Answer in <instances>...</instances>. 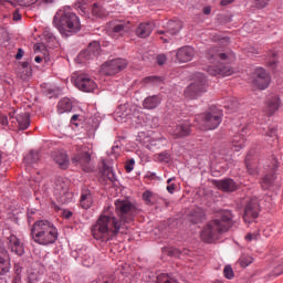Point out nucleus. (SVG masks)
<instances>
[{"label":"nucleus","instance_id":"f257e3e1","mask_svg":"<svg viewBox=\"0 0 283 283\" xmlns=\"http://www.w3.org/2000/svg\"><path fill=\"white\" fill-rule=\"evenodd\" d=\"M115 211L118 218L113 214L101 216L95 226L92 228L93 238L107 242L109 240V232L113 235H118L123 224L134 222V218L138 216V208L130 201L117 200L115 201Z\"/></svg>","mask_w":283,"mask_h":283},{"label":"nucleus","instance_id":"f03ea898","mask_svg":"<svg viewBox=\"0 0 283 283\" xmlns=\"http://www.w3.org/2000/svg\"><path fill=\"white\" fill-rule=\"evenodd\" d=\"M233 227V213L226 210L221 213L219 219L208 221L201 231V240L207 244H213L216 240H220L222 234L227 233Z\"/></svg>","mask_w":283,"mask_h":283},{"label":"nucleus","instance_id":"7ed1b4c3","mask_svg":"<svg viewBox=\"0 0 283 283\" xmlns=\"http://www.w3.org/2000/svg\"><path fill=\"white\" fill-rule=\"evenodd\" d=\"M30 235L35 244L49 247L59 240V230L52 221L42 219L33 223Z\"/></svg>","mask_w":283,"mask_h":283},{"label":"nucleus","instance_id":"20e7f679","mask_svg":"<svg viewBox=\"0 0 283 283\" xmlns=\"http://www.w3.org/2000/svg\"><path fill=\"white\" fill-rule=\"evenodd\" d=\"M53 25L59 30L62 36H72L81 32V19L76 13L60 10L53 18Z\"/></svg>","mask_w":283,"mask_h":283},{"label":"nucleus","instance_id":"39448f33","mask_svg":"<svg viewBox=\"0 0 283 283\" xmlns=\"http://www.w3.org/2000/svg\"><path fill=\"white\" fill-rule=\"evenodd\" d=\"M223 116L222 111L211 107L210 111L198 115L196 120L199 122L198 127L201 132H211L220 127Z\"/></svg>","mask_w":283,"mask_h":283},{"label":"nucleus","instance_id":"423d86ee","mask_svg":"<svg viewBox=\"0 0 283 283\" xmlns=\"http://www.w3.org/2000/svg\"><path fill=\"white\" fill-rule=\"evenodd\" d=\"M71 163L75 165V167H81L83 171L90 174L92 171V150L87 146H81L76 149V153L73 154L71 158Z\"/></svg>","mask_w":283,"mask_h":283},{"label":"nucleus","instance_id":"0eeeda50","mask_svg":"<svg viewBox=\"0 0 283 283\" xmlns=\"http://www.w3.org/2000/svg\"><path fill=\"white\" fill-rule=\"evenodd\" d=\"M205 92H207V76L202 73H198L195 81L185 90L184 96L193 101L198 96H202Z\"/></svg>","mask_w":283,"mask_h":283},{"label":"nucleus","instance_id":"6e6552de","mask_svg":"<svg viewBox=\"0 0 283 283\" xmlns=\"http://www.w3.org/2000/svg\"><path fill=\"white\" fill-rule=\"evenodd\" d=\"M54 196L61 205H67L74 198V193L70 192V181L59 178L55 181Z\"/></svg>","mask_w":283,"mask_h":283},{"label":"nucleus","instance_id":"1a4fd4ad","mask_svg":"<svg viewBox=\"0 0 283 283\" xmlns=\"http://www.w3.org/2000/svg\"><path fill=\"white\" fill-rule=\"evenodd\" d=\"M102 72L105 76H114L127 67V60L115 59L102 64Z\"/></svg>","mask_w":283,"mask_h":283},{"label":"nucleus","instance_id":"9d476101","mask_svg":"<svg viewBox=\"0 0 283 283\" xmlns=\"http://www.w3.org/2000/svg\"><path fill=\"white\" fill-rule=\"evenodd\" d=\"M252 83L256 90H268L271 85V73L266 72L264 67H256Z\"/></svg>","mask_w":283,"mask_h":283},{"label":"nucleus","instance_id":"9b49d317","mask_svg":"<svg viewBox=\"0 0 283 283\" xmlns=\"http://www.w3.org/2000/svg\"><path fill=\"white\" fill-rule=\"evenodd\" d=\"M260 216V200L256 198L250 199V201L245 205L243 220L248 224H251L253 220H255Z\"/></svg>","mask_w":283,"mask_h":283},{"label":"nucleus","instance_id":"f8f14e48","mask_svg":"<svg viewBox=\"0 0 283 283\" xmlns=\"http://www.w3.org/2000/svg\"><path fill=\"white\" fill-rule=\"evenodd\" d=\"M101 54V44L97 41L91 42L87 48L77 55L80 61H93Z\"/></svg>","mask_w":283,"mask_h":283},{"label":"nucleus","instance_id":"ddd939ff","mask_svg":"<svg viewBox=\"0 0 283 283\" xmlns=\"http://www.w3.org/2000/svg\"><path fill=\"white\" fill-rule=\"evenodd\" d=\"M268 167L272 172L270 175H265L261 181V187L264 190L273 187V182H275V178H277L275 171H277V167H280V161H277V158H272L271 165Z\"/></svg>","mask_w":283,"mask_h":283},{"label":"nucleus","instance_id":"4468645a","mask_svg":"<svg viewBox=\"0 0 283 283\" xmlns=\"http://www.w3.org/2000/svg\"><path fill=\"white\" fill-rule=\"evenodd\" d=\"M10 254L6 249V244L0 240V275H8L10 273Z\"/></svg>","mask_w":283,"mask_h":283},{"label":"nucleus","instance_id":"2eb2a0df","mask_svg":"<svg viewBox=\"0 0 283 283\" xmlns=\"http://www.w3.org/2000/svg\"><path fill=\"white\" fill-rule=\"evenodd\" d=\"M75 86L81 90V92H94V90H96V82L85 74H80L75 78Z\"/></svg>","mask_w":283,"mask_h":283},{"label":"nucleus","instance_id":"dca6fc26","mask_svg":"<svg viewBox=\"0 0 283 283\" xmlns=\"http://www.w3.org/2000/svg\"><path fill=\"white\" fill-rule=\"evenodd\" d=\"M182 30V21L180 20H170L166 24L165 30H158L157 34H165L166 36H176L178 32Z\"/></svg>","mask_w":283,"mask_h":283},{"label":"nucleus","instance_id":"f3484780","mask_svg":"<svg viewBox=\"0 0 283 283\" xmlns=\"http://www.w3.org/2000/svg\"><path fill=\"white\" fill-rule=\"evenodd\" d=\"M212 185H214V187H217V189H220V191H224V192H233V191H238V184L231 179V178H226V179H221V180H212Z\"/></svg>","mask_w":283,"mask_h":283},{"label":"nucleus","instance_id":"a211bd4d","mask_svg":"<svg viewBox=\"0 0 283 283\" xmlns=\"http://www.w3.org/2000/svg\"><path fill=\"white\" fill-rule=\"evenodd\" d=\"M8 249L11 251V253H14V255H23L25 253V248L23 247V243L17 235L11 234L8 238Z\"/></svg>","mask_w":283,"mask_h":283},{"label":"nucleus","instance_id":"6ab92c4d","mask_svg":"<svg viewBox=\"0 0 283 283\" xmlns=\"http://www.w3.org/2000/svg\"><path fill=\"white\" fill-rule=\"evenodd\" d=\"M208 74L210 76H231L233 74V69L229 65H211L207 67Z\"/></svg>","mask_w":283,"mask_h":283},{"label":"nucleus","instance_id":"aec40b11","mask_svg":"<svg viewBox=\"0 0 283 283\" xmlns=\"http://www.w3.org/2000/svg\"><path fill=\"white\" fill-rule=\"evenodd\" d=\"M196 55V51L193 48L186 45L180 49H178L176 53V59L179 61V63H189V61L193 60V56Z\"/></svg>","mask_w":283,"mask_h":283},{"label":"nucleus","instance_id":"412c9836","mask_svg":"<svg viewBox=\"0 0 283 283\" xmlns=\"http://www.w3.org/2000/svg\"><path fill=\"white\" fill-rule=\"evenodd\" d=\"M282 105V98L280 95H272L265 103V113L268 116H273L280 106Z\"/></svg>","mask_w":283,"mask_h":283},{"label":"nucleus","instance_id":"4be33fe9","mask_svg":"<svg viewBox=\"0 0 283 283\" xmlns=\"http://www.w3.org/2000/svg\"><path fill=\"white\" fill-rule=\"evenodd\" d=\"M172 136L175 138H187V136H191V124L189 122L177 124L172 130Z\"/></svg>","mask_w":283,"mask_h":283},{"label":"nucleus","instance_id":"5701e85b","mask_svg":"<svg viewBox=\"0 0 283 283\" xmlns=\"http://www.w3.org/2000/svg\"><path fill=\"white\" fill-rule=\"evenodd\" d=\"M188 220L192 224H200L207 220V213L202 208H193L188 214Z\"/></svg>","mask_w":283,"mask_h":283},{"label":"nucleus","instance_id":"b1692460","mask_svg":"<svg viewBox=\"0 0 283 283\" xmlns=\"http://www.w3.org/2000/svg\"><path fill=\"white\" fill-rule=\"evenodd\" d=\"M154 28H156V24L154 22H144L138 25L136 29V34L139 36V39H147L154 32Z\"/></svg>","mask_w":283,"mask_h":283},{"label":"nucleus","instance_id":"393cba45","mask_svg":"<svg viewBox=\"0 0 283 283\" xmlns=\"http://www.w3.org/2000/svg\"><path fill=\"white\" fill-rule=\"evenodd\" d=\"M101 174L105 182H116V174H114V169L106 161H103Z\"/></svg>","mask_w":283,"mask_h":283},{"label":"nucleus","instance_id":"a878e982","mask_svg":"<svg viewBox=\"0 0 283 283\" xmlns=\"http://www.w3.org/2000/svg\"><path fill=\"white\" fill-rule=\"evenodd\" d=\"M18 127L20 130L24 132L30 127V113H20L15 116Z\"/></svg>","mask_w":283,"mask_h":283},{"label":"nucleus","instance_id":"bb28decb","mask_svg":"<svg viewBox=\"0 0 283 283\" xmlns=\"http://www.w3.org/2000/svg\"><path fill=\"white\" fill-rule=\"evenodd\" d=\"M161 99L158 95L148 96L143 102L144 109H156L160 105Z\"/></svg>","mask_w":283,"mask_h":283},{"label":"nucleus","instance_id":"cd10ccee","mask_svg":"<svg viewBox=\"0 0 283 283\" xmlns=\"http://www.w3.org/2000/svg\"><path fill=\"white\" fill-rule=\"evenodd\" d=\"M109 30L114 32V34H123L124 32H129V25L125 22H109Z\"/></svg>","mask_w":283,"mask_h":283},{"label":"nucleus","instance_id":"c85d7f7f","mask_svg":"<svg viewBox=\"0 0 283 283\" xmlns=\"http://www.w3.org/2000/svg\"><path fill=\"white\" fill-rule=\"evenodd\" d=\"M44 40L46 41L49 48H59V40H56V35L52 33L50 28H45L43 31Z\"/></svg>","mask_w":283,"mask_h":283},{"label":"nucleus","instance_id":"c756f323","mask_svg":"<svg viewBox=\"0 0 283 283\" xmlns=\"http://www.w3.org/2000/svg\"><path fill=\"white\" fill-rule=\"evenodd\" d=\"M53 160L59 165L62 169H65L67 167V154L63 151H55L53 153Z\"/></svg>","mask_w":283,"mask_h":283},{"label":"nucleus","instance_id":"7c9ffc66","mask_svg":"<svg viewBox=\"0 0 283 283\" xmlns=\"http://www.w3.org/2000/svg\"><path fill=\"white\" fill-rule=\"evenodd\" d=\"M59 114H65V112H72V99L64 97L57 104Z\"/></svg>","mask_w":283,"mask_h":283},{"label":"nucleus","instance_id":"2f4dec72","mask_svg":"<svg viewBox=\"0 0 283 283\" xmlns=\"http://www.w3.org/2000/svg\"><path fill=\"white\" fill-rule=\"evenodd\" d=\"M92 14L97 19H105V17H109V12H107V10H105L104 7L98 3L93 4Z\"/></svg>","mask_w":283,"mask_h":283},{"label":"nucleus","instance_id":"473e14b6","mask_svg":"<svg viewBox=\"0 0 283 283\" xmlns=\"http://www.w3.org/2000/svg\"><path fill=\"white\" fill-rule=\"evenodd\" d=\"M208 59L210 61H216V59H220V61H227V59H229V55H227V53H220L218 48H212L208 52Z\"/></svg>","mask_w":283,"mask_h":283},{"label":"nucleus","instance_id":"72a5a7b5","mask_svg":"<svg viewBox=\"0 0 283 283\" xmlns=\"http://www.w3.org/2000/svg\"><path fill=\"white\" fill-rule=\"evenodd\" d=\"M92 193L85 191L81 195L80 205L82 209H90L93 205Z\"/></svg>","mask_w":283,"mask_h":283},{"label":"nucleus","instance_id":"f704fd0d","mask_svg":"<svg viewBox=\"0 0 283 283\" xmlns=\"http://www.w3.org/2000/svg\"><path fill=\"white\" fill-rule=\"evenodd\" d=\"M41 156L39 155V151L31 150L25 157H24V164L25 165H36L39 163Z\"/></svg>","mask_w":283,"mask_h":283},{"label":"nucleus","instance_id":"c9c22d12","mask_svg":"<svg viewBox=\"0 0 283 283\" xmlns=\"http://www.w3.org/2000/svg\"><path fill=\"white\" fill-rule=\"evenodd\" d=\"M143 200L148 207H154L156 205V195L150 190H145L143 192Z\"/></svg>","mask_w":283,"mask_h":283},{"label":"nucleus","instance_id":"e433bc0d","mask_svg":"<svg viewBox=\"0 0 283 283\" xmlns=\"http://www.w3.org/2000/svg\"><path fill=\"white\" fill-rule=\"evenodd\" d=\"M244 138L242 137V135H235L232 138V149H234V151H240V149H242V147H244Z\"/></svg>","mask_w":283,"mask_h":283},{"label":"nucleus","instance_id":"4c0bfd02","mask_svg":"<svg viewBox=\"0 0 283 283\" xmlns=\"http://www.w3.org/2000/svg\"><path fill=\"white\" fill-rule=\"evenodd\" d=\"M266 66L271 67L272 70H275L277 66V54L275 52L270 51L268 53Z\"/></svg>","mask_w":283,"mask_h":283},{"label":"nucleus","instance_id":"58836bf2","mask_svg":"<svg viewBox=\"0 0 283 283\" xmlns=\"http://www.w3.org/2000/svg\"><path fill=\"white\" fill-rule=\"evenodd\" d=\"M245 167L251 176L255 175V172L258 171V164L251 161L250 155L245 157Z\"/></svg>","mask_w":283,"mask_h":283},{"label":"nucleus","instance_id":"ea45409f","mask_svg":"<svg viewBox=\"0 0 283 283\" xmlns=\"http://www.w3.org/2000/svg\"><path fill=\"white\" fill-rule=\"evenodd\" d=\"M271 3V0H252V8L254 10H264Z\"/></svg>","mask_w":283,"mask_h":283},{"label":"nucleus","instance_id":"a19ab883","mask_svg":"<svg viewBox=\"0 0 283 283\" xmlns=\"http://www.w3.org/2000/svg\"><path fill=\"white\" fill-rule=\"evenodd\" d=\"M239 264L242 269H247L249 264H253V259L249 255L242 254L239 259Z\"/></svg>","mask_w":283,"mask_h":283},{"label":"nucleus","instance_id":"79ce46f5","mask_svg":"<svg viewBox=\"0 0 283 283\" xmlns=\"http://www.w3.org/2000/svg\"><path fill=\"white\" fill-rule=\"evenodd\" d=\"M244 54H247V56H255V54H260V50H258V48L253 46V45H248L243 49Z\"/></svg>","mask_w":283,"mask_h":283},{"label":"nucleus","instance_id":"37998d69","mask_svg":"<svg viewBox=\"0 0 283 283\" xmlns=\"http://www.w3.org/2000/svg\"><path fill=\"white\" fill-rule=\"evenodd\" d=\"M223 275L227 280H233V277L235 276V274L233 273V268H231V265H226L223 270Z\"/></svg>","mask_w":283,"mask_h":283},{"label":"nucleus","instance_id":"c03bdc74","mask_svg":"<svg viewBox=\"0 0 283 283\" xmlns=\"http://www.w3.org/2000/svg\"><path fill=\"white\" fill-rule=\"evenodd\" d=\"M134 165H136V160H134V158L126 161L125 169L127 174H132V171H134Z\"/></svg>","mask_w":283,"mask_h":283},{"label":"nucleus","instance_id":"a18cd8bd","mask_svg":"<svg viewBox=\"0 0 283 283\" xmlns=\"http://www.w3.org/2000/svg\"><path fill=\"white\" fill-rule=\"evenodd\" d=\"M265 136H268L269 138H277V128L276 127L269 128Z\"/></svg>","mask_w":283,"mask_h":283},{"label":"nucleus","instance_id":"49530a36","mask_svg":"<svg viewBox=\"0 0 283 283\" xmlns=\"http://www.w3.org/2000/svg\"><path fill=\"white\" fill-rule=\"evenodd\" d=\"M84 266H92L94 264V258L85 255L83 259Z\"/></svg>","mask_w":283,"mask_h":283},{"label":"nucleus","instance_id":"de8ad7c7","mask_svg":"<svg viewBox=\"0 0 283 283\" xmlns=\"http://www.w3.org/2000/svg\"><path fill=\"white\" fill-rule=\"evenodd\" d=\"M156 81H160L158 76H147L144 78V83H156Z\"/></svg>","mask_w":283,"mask_h":283},{"label":"nucleus","instance_id":"09e8293b","mask_svg":"<svg viewBox=\"0 0 283 283\" xmlns=\"http://www.w3.org/2000/svg\"><path fill=\"white\" fill-rule=\"evenodd\" d=\"M157 63L158 65H165V63H167V57L165 55H158Z\"/></svg>","mask_w":283,"mask_h":283},{"label":"nucleus","instance_id":"8fccbe9b","mask_svg":"<svg viewBox=\"0 0 283 283\" xmlns=\"http://www.w3.org/2000/svg\"><path fill=\"white\" fill-rule=\"evenodd\" d=\"M283 273V265H279L273 270V275L277 276V275H282Z\"/></svg>","mask_w":283,"mask_h":283},{"label":"nucleus","instance_id":"3c124183","mask_svg":"<svg viewBox=\"0 0 283 283\" xmlns=\"http://www.w3.org/2000/svg\"><path fill=\"white\" fill-rule=\"evenodd\" d=\"M23 54H25V52L23 51V49H19V50H18V53L15 54L17 61H21V59H23Z\"/></svg>","mask_w":283,"mask_h":283},{"label":"nucleus","instance_id":"603ef678","mask_svg":"<svg viewBox=\"0 0 283 283\" xmlns=\"http://www.w3.org/2000/svg\"><path fill=\"white\" fill-rule=\"evenodd\" d=\"M159 158H160V160L167 163V160H169V154H167V153H160V154H159Z\"/></svg>","mask_w":283,"mask_h":283},{"label":"nucleus","instance_id":"864d4df0","mask_svg":"<svg viewBox=\"0 0 283 283\" xmlns=\"http://www.w3.org/2000/svg\"><path fill=\"white\" fill-rule=\"evenodd\" d=\"M168 193H174L176 191V184H170L167 186Z\"/></svg>","mask_w":283,"mask_h":283},{"label":"nucleus","instance_id":"5fc2aeb1","mask_svg":"<svg viewBox=\"0 0 283 283\" xmlns=\"http://www.w3.org/2000/svg\"><path fill=\"white\" fill-rule=\"evenodd\" d=\"M235 0H221L220 1V6L227 7V6H231V3H233Z\"/></svg>","mask_w":283,"mask_h":283},{"label":"nucleus","instance_id":"6e6d98bb","mask_svg":"<svg viewBox=\"0 0 283 283\" xmlns=\"http://www.w3.org/2000/svg\"><path fill=\"white\" fill-rule=\"evenodd\" d=\"M63 218H65L66 220H70V218H72V211L64 210Z\"/></svg>","mask_w":283,"mask_h":283},{"label":"nucleus","instance_id":"4d7b16f0","mask_svg":"<svg viewBox=\"0 0 283 283\" xmlns=\"http://www.w3.org/2000/svg\"><path fill=\"white\" fill-rule=\"evenodd\" d=\"M0 123L2 125H8V117H6L4 115L0 116Z\"/></svg>","mask_w":283,"mask_h":283},{"label":"nucleus","instance_id":"13d9d810","mask_svg":"<svg viewBox=\"0 0 283 283\" xmlns=\"http://www.w3.org/2000/svg\"><path fill=\"white\" fill-rule=\"evenodd\" d=\"M13 21H21V14L17 11L13 13Z\"/></svg>","mask_w":283,"mask_h":283},{"label":"nucleus","instance_id":"bf43d9fd","mask_svg":"<svg viewBox=\"0 0 283 283\" xmlns=\"http://www.w3.org/2000/svg\"><path fill=\"white\" fill-rule=\"evenodd\" d=\"M169 36L171 35L167 36L166 34H161L160 40L164 41V43H169Z\"/></svg>","mask_w":283,"mask_h":283},{"label":"nucleus","instance_id":"052dcab7","mask_svg":"<svg viewBox=\"0 0 283 283\" xmlns=\"http://www.w3.org/2000/svg\"><path fill=\"white\" fill-rule=\"evenodd\" d=\"M6 39V30L0 29V41H3Z\"/></svg>","mask_w":283,"mask_h":283},{"label":"nucleus","instance_id":"680f3d73","mask_svg":"<svg viewBox=\"0 0 283 283\" xmlns=\"http://www.w3.org/2000/svg\"><path fill=\"white\" fill-rule=\"evenodd\" d=\"M203 14H211V7L203 8Z\"/></svg>","mask_w":283,"mask_h":283},{"label":"nucleus","instance_id":"e2e57ef3","mask_svg":"<svg viewBox=\"0 0 283 283\" xmlns=\"http://www.w3.org/2000/svg\"><path fill=\"white\" fill-rule=\"evenodd\" d=\"M245 240H247L248 242H251V240H253V234H252V233H248V234L245 235Z\"/></svg>","mask_w":283,"mask_h":283},{"label":"nucleus","instance_id":"0e129e2a","mask_svg":"<svg viewBox=\"0 0 283 283\" xmlns=\"http://www.w3.org/2000/svg\"><path fill=\"white\" fill-rule=\"evenodd\" d=\"M21 65H22L23 70H28V67H30L29 62H22Z\"/></svg>","mask_w":283,"mask_h":283},{"label":"nucleus","instance_id":"69168bd1","mask_svg":"<svg viewBox=\"0 0 283 283\" xmlns=\"http://www.w3.org/2000/svg\"><path fill=\"white\" fill-rule=\"evenodd\" d=\"M17 275H21V268L19 265H14Z\"/></svg>","mask_w":283,"mask_h":283},{"label":"nucleus","instance_id":"338daca9","mask_svg":"<svg viewBox=\"0 0 283 283\" xmlns=\"http://www.w3.org/2000/svg\"><path fill=\"white\" fill-rule=\"evenodd\" d=\"M76 120H78V115H73L71 117V123H76Z\"/></svg>","mask_w":283,"mask_h":283},{"label":"nucleus","instance_id":"774afa93","mask_svg":"<svg viewBox=\"0 0 283 283\" xmlns=\"http://www.w3.org/2000/svg\"><path fill=\"white\" fill-rule=\"evenodd\" d=\"M34 61H35V63H42L43 62V57L35 56Z\"/></svg>","mask_w":283,"mask_h":283}]
</instances>
